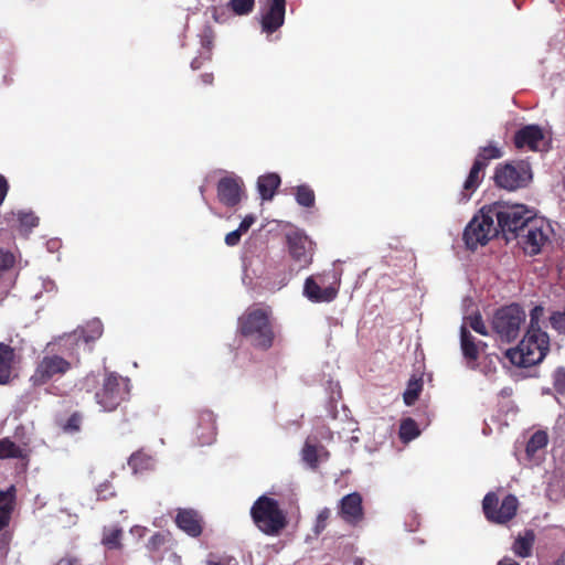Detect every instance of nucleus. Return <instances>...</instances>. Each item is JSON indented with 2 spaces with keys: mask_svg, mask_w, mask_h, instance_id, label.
<instances>
[{
  "mask_svg": "<svg viewBox=\"0 0 565 565\" xmlns=\"http://www.w3.org/2000/svg\"><path fill=\"white\" fill-rule=\"evenodd\" d=\"M422 390H423L422 380L412 377L408 381L407 387L403 394L404 403L407 406L413 405L418 399Z\"/></svg>",
  "mask_w": 565,
  "mask_h": 565,
  "instance_id": "473e14b6",
  "label": "nucleus"
},
{
  "mask_svg": "<svg viewBox=\"0 0 565 565\" xmlns=\"http://www.w3.org/2000/svg\"><path fill=\"white\" fill-rule=\"evenodd\" d=\"M286 244L289 256L299 265V268H307L312 264L316 243L303 231L287 233Z\"/></svg>",
  "mask_w": 565,
  "mask_h": 565,
  "instance_id": "f8f14e48",
  "label": "nucleus"
},
{
  "mask_svg": "<svg viewBox=\"0 0 565 565\" xmlns=\"http://www.w3.org/2000/svg\"><path fill=\"white\" fill-rule=\"evenodd\" d=\"M21 363L20 350L0 342V385H9L18 379Z\"/></svg>",
  "mask_w": 565,
  "mask_h": 565,
  "instance_id": "ddd939ff",
  "label": "nucleus"
},
{
  "mask_svg": "<svg viewBox=\"0 0 565 565\" xmlns=\"http://www.w3.org/2000/svg\"><path fill=\"white\" fill-rule=\"evenodd\" d=\"M200 191H201V193L203 194V192H204V188H203V186H201V188H200Z\"/></svg>",
  "mask_w": 565,
  "mask_h": 565,
  "instance_id": "13d9d810",
  "label": "nucleus"
},
{
  "mask_svg": "<svg viewBox=\"0 0 565 565\" xmlns=\"http://www.w3.org/2000/svg\"><path fill=\"white\" fill-rule=\"evenodd\" d=\"M122 529L114 526H105L103 529L102 544L108 550H121L122 548Z\"/></svg>",
  "mask_w": 565,
  "mask_h": 565,
  "instance_id": "a878e982",
  "label": "nucleus"
},
{
  "mask_svg": "<svg viewBox=\"0 0 565 565\" xmlns=\"http://www.w3.org/2000/svg\"><path fill=\"white\" fill-rule=\"evenodd\" d=\"M330 515H331V511L328 508H324L319 512V514L317 516V522L315 525L316 534H320L322 531H324Z\"/></svg>",
  "mask_w": 565,
  "mask_h": 565,
  "instance_id": "a18cd8bd",
  "label": "nucleus"
},
{
  "mask_svg": "<svg viewBox=\"0 0 565 565\" xmlns=\"http://www.w3.org/2000/svg\"><path fill=\"white\" fill-rule=\"evenodd\" d=\"M206 565H230V561L209 558Z\"/></svg>",
  "mask_w": 565,
  "mask_h": 565,
  "instance_id": "3c124183",
  "label": "nucleus"
},
{
  "mask_svg": "<svg viewBox=\"0 0 565 565\" xmlns=\"http://www.w3.org/2000/svg\"><path fill=\"white\" fill-rule=\"evenodd\" d=\"M468 322H469V327L476 331L477 333L481 334V335H489V331H488V328L482 319V316L477 312L472 316H469L467 318Z\"/></svg>",
  "mask_w": 565,
  "mask_h": 565,
  "instance_id": "ea45409f",
  "label": "nucleus"
},
{
  "mask_svg": "<svg viewBox=\"0 0 565 565\" xmlns=\"http://www.w3.org/2000/svg\"><path fill=\"white\" fill-rule=\"evenodd\" d=\"M519 500L514 494H507L499 504L497 493L489 492L482 501V510L486 519L494 524H507L518 512Z\"/></svg>",
  "mask_w": 565,
  "mask_h": 565,
  "instance_id": "9b49d317",
  "label": "nucleus"
},
{
  "mask_svg": "<svg viewBox=\"0 0 565 565\" xmlns=\"http://www.w3.org/2000/svg\"><path fill=\"white\" fill-rule=\"evenodd\" d=\"M319 458L328 459L329 458V451L323 447L319 446Z\"/></svg>",
  "mask_w": 565,
  "mask_h": 565,
  "instance_id": "5fc2aeb1",
  "label": "nucleus"
},
{
  "mask_svg": "<svg viewBox=\"0 0 565 565\" xmlns=\"http://www.w3.org/2000/svg\"><path fill=\"white\" fill-rule=\"evenodd\" d=\"M17 490L10 486L7 490H0V531L7 527L14 510Z\"/></svg>",
  "mask_w": 565,
  "mask_h": 565,
  "instance_id": "412c9836",
  "label": "nucleus"
},
{
  "mask_svg": "<svg viewBox=\"0 0 565 565\" xmlns=\"http://www.w3.org/2000/svg\"><path fill=\"white\" fill-rule=\"evenodd\" d=\"M563 188L565 189V175H564V179H563Z\"/></svg>",
  "mask_w": 565,
  "mask_h": 565,
  "instance_id": "4d7b16f0",
  "label": "nucleus"
},
{
  "mask_svg": "<svg viewBox=\"0 0 565 565\" xmlns=\"http://www.w3.org/2000/svg\"><path fill=\"white\" fill-rule=\"evenodd\" d=\"M513 142L515 148H527L531 151H545L548 148L544 131L539 125H526L520 128L514 134Z\"/></svg>",
  "mask_w": 565,
  "mask_h": 565,
  "instance_id": "2eb2a0df",
  "label": "nucleus"
},
{
  "mask_svg": "<svg viewBox=\"0 0 565 565\" xmlns=\"http://www.w3.org/2000/svg\"><path fill=\"white\" fill-rule=\"evenodd\" d=\"M19 222L22 227L31 230L39 225V217L32 212H20Z\"/></svg>",
  "mask_w": 565,
  "mask_h": 565,
  "instance_id": "79ce46f5",
  "label": "nucleus"
},
{
  "mask_svg": "<svg viewBox=\"0 0 565 565\" xmlns=\"http://www.w3.org/2000/svg\"><path fill=\"white\" fill-rule=\"evenodd\" d=\"M497 565H520V564L516 563L515 561H513L512 558L504 557L501 561H499Z\"/></svg>",
  "mask_w": 565,
  "mask_h": 565,
  "instance_id": "864d4df0",
  "label": "nucleus"
},
{
  "mask_svg": "<svg viewBox=\"0 0 565 565\" xmlns=\"http://www.w3.org/2000/svg\"><path fill=\"white\" fill-rule=\"evenodd\" d=\"M250 518L255 526L268 536H278L288 525L287 513L278 501L265 494L253 503Z\"/></svg>",
  "mask_w": 565,
  "mask_h": 565,
  "instance_id": "7ed1b4c3",
  "label": "nucleus"
},
{
  "mask_svg": "<svg viewBox=\"0 0 565 565\" xmlns=\"http://www.w3.org/2000/svg\"><path fill=\"white\" fill-rule=\"evenodd\" d=\"M553 387L558 394H565V369L558 367L553 374Z\"/></svg>",
  "mask_w": 565,
  "mask_h": 565,
  "instance_id": "37998d69",
  "label": "nucleus"
},
{
  "mask_svg": "<svg viewBox=\"0 0 565 565\" xmlns=\"http://www.w3.org/2000/svg\"><path fill=\"white\" fill-rule=\"evenodd\" d=\"M128 466L134 473L152 470L154 467V458L143 449H139L131 454L128 459Z\"/></svg>",
  "mask_w": 565,
  "mask_h": 565,
  "instance_id": "b1692460",
  "label": "nucleus"
},
{
  "mask_svg": "<svg viewBox=\"0 0 565 565\" xmlns=\"http://www.w3.org/2000/svg\"><path fill=\"white\" fill-rule=\"evenodd\" d=\"M286 0H271L262 17V29L266 33L276 32L285 22Z\"/></svg>",
  "mask_w": 565,
  "mask_h": 565,
  "instance_id": "f3484780",
  "label": "nucleus"
},
{
  "mask_svg": "<svg viewBox=\"0 0 565 565\" xmlns=\"http://www.w3.org/2000/svg\"><path fill=\"white\" fill-rule=\"evenodd\" d=\"M554 565H565V552L559 556Z\"/></svg>",
  "mask_w": 565,
  "mask_h": 565,
  "instance_id": "6e6d98bb",
  "label": "nucleus"
},
{
  "mask_svg": "<svg viewBox=\"0 0 565 565\" xmlns=\"http://www.w3.org/2000/svg\"><path fill=\"white\" fill-rule=\"evenodd\" d=\"M254 222H255V217L253 215H247L241 222L238 230L241 231V233H245L250 228V226L254 224Z\"/></svg>",
  "mask_w": 565,
  "mask_h": 565,
  "instance_id": "09e8293b",
  "label": "nucleus"
},
{
  "mask_svg": "<svg viewBox=\"0 0 565 565\" xmlns=\"http://www.w3.org/2000/svg\"><path fill=\"white\" fill-rule=\"evenodd\" d=\"M548 323L558 334L565 335V305L562 310H554L550 313Z\"/></svg>",
  "mask_w": 565,
  "mask_h": 565,
  "instance_id": "c9c22d12",
  "label": "nucleus"
},
{
  "mask_svg": "<svg viewBox=\"0 0 565 565\" xmlns=\"http://www.w3.org/2000/svg\"><path fill=\"white\" fill-rule=\"evenodd\" d=\"M319 446L311 443L310 438H308L303 445L301 455L302 460L311 468L317 469L319 466Z\"/></svg>",
  "mask_w": 565,
  "mask_h": 565,
  "instance_id": "2f4dec72",
  "label": "nucleus"
},
{
  "mask_svg": "<svg viewBox=\"0 0 565 565\" xmlns=\"http://www.w3.org/2000/svg\"><path fill=\"white\" fill-rule=\"evenodd\" d=\"M295 199L303 207H313L316 204L315 191L308 184H300L295 188Z\"/></svg>",
  "mask_w": 565,
  "mask_h": 565,
  "instance_id": "c756f323",
  "label": "nucleus"
},
{
  "mask_svg": "<svg viewBox=\"0 0 565 565\" xmlns=\"http://www.w3.org/2000/svg\"><path fill=\"white\" fill-rule=\"evenodd\" d=\"M202 65H203V61L200 57H195L191 62V68L193 71L201 68Z\"/></svg>",
  "mask_w": 565,
  "mask_h": 565,
  "instance_id": "603ef678",
  "label": "nucleus"
},
{
  "mask_svg": "<svg viewBox=\"0 0 565 565\" xmlns=\"http://www.w3.org/2000/svg\"><path fill=\"white\" fill-rule=\"evenodd\" d=\"M552 232L548 223L543 218L534 217L525 225L523 232L518 234V243L526 255L535 256L551 244Z\"/></svg>",
  "mask_w": 565,
  "mask_h": 565,
  "instance_id": "6e6552de",
  "label": "nucleus"
},
{
  "mask_svg": "<svg viewBox=\"0 0 565 565\" xmlns=\"http://www.w3.org/2000/svg\"><path fill=\"white\" fill-rule=\"evenodd\" d=\"M9 191V183L7 179L0 174V206L2 205Z\"/></svg>",
  "mask_w": 565,
  "mask_h": 565,
  "instance_id": "de8ad7c7",
  "label": "nucleus"
},
{
  "mask_svg": "<svg viewBox=\"0 0 565 565\" xmlns=\"http://www.w3.org/2000/svg\"><path fill=\"white\" fill-rule=\"evenodd\" d=\"M196 435L201 445H210L216 437V419L209 409L199 413Z\"/></svg>",
  "mask_w": 565,
  "mask_h": 565,
  "instance_id": "6ab92c4d",
  "label": "nucleus"
},
{
  "mask_svg": "<svg viewBox=\"0 0 565 565\" xmlns=\"http://www.w3.org/2000/svg\"><path fill=\"white\" fill-rule=\"evenodd\" d=\"M535 542V533L533 530H526L523 535H519L513 545V553L522 558L529 557L532 554L533 545Z\"/></svg>",
  "mask_w": 565,
  "mask_h": 565,
  "instance_id": "393cba45",
  "label": "nucleus"
},
{
  "mask_svg": "<svg viewBox=\"0 0 565 565\" xmlns=\"http://www.w3.org/2000/svg\"><path fill=\"white\" fill-rule=\"evenodd\" d=\"M216 190L218 201L226 207L237 206L245 194L243 180L234 174L221 178Z\"/></svg>",
  "mask_w": 565,
  "mask_h": 565,
  "instance_id": "4468645a",
  "label": "nucleus"
},
{
  "mask_svg": "<svg viewBox=\"0 0 565 565\" xmlns=\"http://www.w3.org/2000/svg\"><path fill=\"white\" fill-rule=\"evenodd\" d=\"M547 444V435L544 431H536L533 434L526 445L527 452H534L537 449L545 447Z\"/></svg>",
  "mask_w": 565,
  "mask_h": 565,
  "instance_id": "58836bf2",
  "label": "nucleus"
},
{
  "mask_svg": "<svg viewBox=\"0 0 565 565\" xmlns=\"http://www.w3.org/2000/svg\"><path fill=\"white\" fill-rule=\"evenodd\" d=\"M175 523L192 537L200 536L203 530L201 516L192 509L179 510L175 516Z\"/></svg>",
  "mask_w": 565,
  "mask_h": 565,
  "instance_id": "aec40b11",
  "label": "nucleus"
},
{
  "mask_svg": "<svg viewBox=\"0 0 565 565\" xmlns=\"http://www.w3.org/2000/svg\"><path fill=\"white\" fill-rule=\"evenodd\" d=\"M339 516L350 525H358L364 519L363 499L359 492L344 495L338 507Z\"/></svg>",
  "mask_w": 565,
  "mask_h": 565,
  "instance_id": "dca6fc26",
  "label": "nucleus"
},
{
  "mask_svg": "<svg viewBox=\"0 0 565 565\" xmlns=\"http://www.w3.org/2000/svg\"><path fill=\"white\" fill-rule=\"evenodd\" d=\"M82 423L83 414L81 412H74L62 425V429L64 433L75 434L81 430Z\"/></svg>",
  "mask_w": 565,
  "mask_h": 565,
  "instance_id": "e433bc0d",
  "label": "nucleus"
},
{
  "mask_svg": "<svg viewBox=\"0 0 565 565\" xmlns=\"http://www.w3.org/2000/svg\"><path fill=\"white\" fill-rule=\"evenodd\" d=\"M129 396V380L114 372H106L95 401L104 412H114Z\"/></svg>",
  "mask_w": 565,
  "mask_h": 565,
  "instance_id": "423d86ee",
  "label": "nucleus"
},
{
  "mask_svg": "<svg viewBox=\"0 0 565 565\" xmlns=\"http://www.w3.org/2000/svg\"><path fill=\"white\" fill-rule=\"evenodd\" d=\"M323 288L333 287L335 297L341 286V273L335 268L323 270L321 274L313 275Z\"/></svg>",
  "mask_w": 565,
  "mask_h": 565,
  "instance_id": "cd10ccee",
  "label": "nucleus"
},
{
  "mask_svg": "<svg viewBox=\"0 0 565 565\" xmlns=\"http://www.w3.org/2000/svg\"><path fill=\"white\" fill-rule=\"evenodd\" d=\"M98 500H108L115 497L114 486L109 481H105L96 489Z\"/></svg>",
  "mask_w": 565,
  "mask_h": 565,
  "instance_id": "c03bdc74",
  "label": "nucleus"
},
{
  "mask_svg": "<svg viewBox=\"0 0 565 565\" xmlns=\"http://www.w3.org/2000/svg\"><path fill=\"white\" fill-rule=\"evenodd\" d=\"M255 0H231L228 7L237 15H245L253 11Z\"/></svg>",
  "mask_w": 565,
  "mask_h": 565,
  "instance_id": "4c0bfd02",
  "label": "nucleus"
},
{
  "mask_svg": "<svg viewBox=\"0 0 565 565\" xmlns=\"http://www.w3.org/2000/svg\"><path fill=\"white\" fill-rule=\"evenodd\" d=\"M303 295L312 302H331L335 299L334 288H323L313 275L305 280Z\"/></svg>",
  "mask_w": 565,
  "mask_h": 565,
  "instance_id": "a211bd4d",
  "label": "nucleus"
},
{
  "mask_svg": "<svg viewBox=\"0 0 565 565\" xmlns=\"http://www.w3.org/2000/svg\"><path fill=\"white\" fill-rule=\"evenodd\" d=\"M484 177V169L480 167L479 162H473L469 174L463 183V191L468 192L465 194L466 199L470 198V194L475 192L480 185Z\"/></svg>",
  "mask_w": 565,
  "mask_h": 565,
  "instance_id": "bb28decb",
  "label": "nucleus"
},
{
  "mask_svg": "<svg viewBox=\"0 0 565 565\" xmlns=\"http://www.w3.org/2000/svg\"><path fill=\"white\" fill-rule=\"evenodd\" d=\"M499 232L512 234L515 238L523 232L525 225L534 217L524 205H495L491 207Z\"/></svg>",
  "mask_w": 565,
  "mask_h": 565,
  "instance_id": "1a4fd4ad",
  "label": "nucleus"
},
{
  "mask_svg": "<svg viewBox=\"0 0 565 565\" xmlns=\"http://www.w3.org/2000/svg\"><path fill=\"white\" fill-rule=\"evenodd\" d=\"M493 179L498 188L515 191L529 184L532 179L531 168L524 161L499 164Z\"/></svg>",
  "mask_w": 565,
  "mask_h": 565,
  "instance_id": "9d476101",
  "label": "nucleus"
},
{
  "mask_svg": "<svg viewBox=\"0 0 565 565\" xmlns=\"http://www.w3.org/2000/svg\"><path fill=\"white\" fill-rule=\"evenodd\" d=\"M530 321L525 333L515 348L505 352L509 361L520 367L541 363L550 352L551 339L546 332L545 308L536 305L530 310Z\"/></svg>",
  "mask_w": 565,
  "mask_h": 565,
  "instance_id": "f257e3e1",
  "label": "nucleus"
},
{
  "mask_svg": "<svg viewBox=\"0 0 565 565\" xmlns=\"http://www.w3.org/2000/svg\"><path fill=\"white\" fill-rule=\"evenodd\" d=\"M494 218L491 207L487 212L473 216L466 226L462 235L468 249L475 250L479 245H486L500 233L498 225L494 226Z\"/></svg>",
  "mask_w": 565,
  "mask_h": 565,
  "instance_id": "0eeeda50",
  "label": "nucleus"
},
{
  "mask_svg": "<svg viewBox=\"0 0 565 565\" xmlns=\"http://www.w3.org/2000/svg\"><path fill=\"white\" fill-rule=\"evenodd\" d=\"M200 79L204 85H212L214 82V75L213 73H204L200 76Z\"/></svg>",
  "mask_w": 565,
  "mask_h": 565,
  "instance_id": "8fccbe9b",
  "label": "nucleus"
},
{
  "mask_svg": "<svg viewBox=\"0 0 565 565\" xmlns=\"http://www.w3.org/2000/svg\"><path fill=\"white\" fill-rule=\"evenodd\" d=\"M460 347L462 355L468 361H477L479 358V348L475 337L470 333L466 326L460 328Z\"/></svg>",
  "mask_w": 565,
  "mask_h": 565,
  "instance_id": "5701e85b",
  "label": "nucleus"
},
{
  "mask_svg": "<svg viewBox=\"0 0 565 565\" xmlns=\"http://www.w3.org/2000/svg\"><path fill=\"white\" fill-rule=\"evenodd\" d=\"M237 332L255 349L267 351L273 347L275 341V330L270 310L249 307L238 318Z\"/></svg>",
  "mask_w": 565,
  "mask_h": 565,
  "instance_id": "f03ea898",
  "label": "nucleus"
},
{
  "mask_svg": "<svg viewBox=\"0 0 565 565\" xmlns=\"http://www.w3.org/2000/svg\"><path fill=\"white\" fill-rule=\"evenodd\" d=\"M503 156L502 150L494 143L481 147L473 162H479L482 169H486L491 160Z\"/></svg>",
  "mask_w": 565,
  "mask_h": 565,
  "instance_id": "c85d7f7f",
  "label": "nucleus"
},
{
  "mask_svg": "<svg viewBox=\"0 0 565 565\" xmlns=\"http://www.w3.org/2000/svg\"><path fill=\"white\" fill-rule=\"evenodd\" d=\"M242 234L243 233H241L238 228L227 233L225 236V244L228 246L237 245L241 241Z\"/></svg>",
  "mask_w": 565,
  "mask_h": 565,
  "instance_id": "49530a36",
  "label": "nucleus"
},
{
  "mask_svg": "<svg viewBox=\"0 0 565 565\" xmlns=\"http://www.w3.org/2000/svg\"><path fill=\"white\" fill-rule=\"evenodd\" d=\"M419 428L417 423L411 418H404L399 425L398 436L403 443H409L419 435Z\"/></svg>",
  "mask_w": 565,
  "mask_h": 565,
  "instance_id": "7c9ffc66",
  "label": "nucleus"
},
{
  "mask_svg": "<svg viewBox=\"0 0 565 565\" xmlns=\"http://www.w3.org/2000/svg\"><path fill=\"white\" fill-rule=\"evenodd\" d=\"M74 366V362L54 351L49 344L43 354L38 359L29 382L34 387L47 384L52 380H58L67 374Z\"/></svg>",
  "mask_w": 565,
  "mask_h": 565,
  "instance_id": "39448f33",
  "label": "nucleus"
},
{
  "mask_svg": "<svg viewBox=\"0 0 565 565\" xmlns=\"http://www.w3.org/2000/svg\"><path fill=\"white\" fill-rule=\"evenodd\" d=\"M167 543V536L163 533H154L147 542V548L150 552H158Z\"/></svg>",
  "mask_w": 565,
  "mask_h": 565,
  "instance_id": "a19ab883",
  "label": "nucleus"
},
{
  "mask_svg": "<svg viewBox=\"0 0 565 565\" xmlns=\"http://www.w3.org/2000/svg\"><path fill=\"white\" fill-rule=\"evenodd\" d=\"M525 319L526 313L519 303L502 306L492 316V335L501 343L514 342L520 335Z\"/></svg>",
  "mask_w": 565,
  "mask_h": 565,
  "instance_id": "20e7f679",
  "label": "nucleus"
},
{
  "mask_svg": "<svg viewBox=\"0 0 565 565\" xmlns=\"http://www.w3.org/2000/svg\"><path fill=\"white\" fill-rule=\"evenodd\" d=\"M15 263V255L10 249L0 247V280L14 268Z\"/></svg>",
  "mask_w": 565,
  "mask_h": 565,
  "instance_id": "72a5a7b5",
  "label": "nucleus"
},
{
  "mask_svg": "<svg viewBox=\"0 0 565 565\" xmlns=\"http://www.w3.org/2000/svg\"><path fill=\"white\" fill-rule=\"evenodd\" d=\"M20 457H22V450L15 443L9 438H2L0 440V459Z\"/></svg>",
  "mask_w": 565,
  "mask_h": 565,
  "instance_id": "f704fd0d",
  "label": "nucleus"
},
{
  "mask_svg": "<svg viewBox=\"0 0 565 565\" xmlns=\"http://www.w3.org/2000/svg\"><path fill=\"white\" fill-rule=\"evenodd\" d=\"M280 177L276 173H268L258 178L257 189L262 200L270 201L280 185Z\"/></svg>",
  "mask_w": 565,
  "mask_h": 565,
  "instance_id": "4be33fe9",
  "label": "nucleus"
}]
</instances>
